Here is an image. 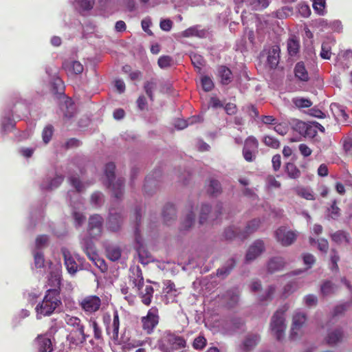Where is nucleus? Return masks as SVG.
<instances>
[{"label":"nucleus","instance_id":"nucleus-12","mask_svg":"<svg viewBox=\"0 0 352 352\" xmlns=\"http://www.w3.org/2000/svg\"><path fill=\"white\" fill-rule=\"evenodd\" d=\"M216 210L214 214L211 213V208L207 204H203L201 208L199 213V224L203 225L207 222L208 219L214 220L217 219L219 215L221 214V210L223 208L222 204L219 203L217 205Z\"/></svg>","mask_w":352,"mask_h":352},{"label":"nucleus","instance_id":"nucleus-5","mask_svg":"<svg viewBox=\"0 0 352 352\" xmlns=\"http://www.w3.org/2000/svg\"><path fill=\"white\" fill-rule=\"evenodd\" d=\"M135 222H136V226L135 229V241L138 245V246L136 248L137 252L138 254L140 262L144 265L147 264L151 258V255L150 252L145 249L143 244L142 243V239L140 235V231L138 229V226L140 223L141 221V212L140 210H135Z\"/></svg>","mask_w":352,"mask_h":352},{"label":"nucleus","instance_id":"nucleus-64","mask_svg":"<svg viewBox=\"0 0 352 352\" xmlns=\"http://www.w3.org/2000/svg\"><path fill=\"white\" fill-rule=\"evenodd\" d=\"M172 58L169 56H162L159 58L157 63L160 68H166L170 66Z\"/></svg>","mask_w":352,"mask_h":352},{"label":"nucleus","instance_id":"nucleus-39","mask_svg":"<svg viewBox=\"0 0 352 352\" xmlns=\"http://www.w3.org/2000/svg\"><path fill=\"white\" fill-rule=\"evenodd\" d=\"M260 338L257 334H249L245 338L243 345L247 351L251 350L258 343Z\"/></svg>","mask_w":352,"mask_h":352},{"label":"nucleus","instance_id":"nucleus-19","mask_svg":"<svg viewBox=\"0 0 352 352\" xmlns=\"http://www.w3.org/2000/svg\"><path fill=\"white\" fill-rule=\"evenodd\" d=\"M64 257L65 265L67 272L71 274H74L78 271V264L74 258L70 255V253L66 249H62Z\"/></svg>","mask_w":352,"mask_h":352},{"label":"nucleus","instance_id":"nucleus-26","mask_svg":"<svg viewBox=\"0 0 352 352\" xmlns=\"http://www.w3.org/2000/svg\"><path fill=\"white\" fill-rule=\"evenodd\" d=\"M207 31L204 29H200L199 26L195 25L190 27L182 32V35L183 37H192L197 36L199 38H204L206 36Z\"/></svg>","mask_w":352,"mask_h":352},{"label":"nucleus","instance_id":"nucleus-48","mask_svg":"<svg viewBox=\"0 0 352 352\" xmlns=\"http://www.w3.org/2000/svg\"><path fill=\"white\" fill-rule=\"evenodd\" d=\"M321 293L323 296H327L331 294H333L336 291V286L335 285L329 281L326 280L322 285H321Z\"/></svg>","mask_w":352,"mask_h":352},{"label":"nucleus","instance_id":"nucleus-35","mask_svg":"<svg viewBox=\"0 0 352 352\" xmlns=\"http://www.w3.org/2000/svg\"><path fill=\"white\" fill-rule=\"evenodd\" d=\"M300 128V133L305 137L314 138L316 135V130L313 125H309L305 122H301L298 124Z\"/></svg>","mask_w":352,"mask_h":352},{"label":"nucleus","instance_id":"nucleus-17","mask_svg":"<svg viewBox=\"0 0 352 352\" xmlns=\"http://www.w3.org/2000/svg\"><path fill=\"white\" fill-rule=\"evenodd\" d=\"M34 342L38 352H52L53 350L51 340L44 335H38Z\"/></svg>","mask_w":352,"mask_h":352},{"label":"nucleus","instance_id":"nucleus-33","mask_svg":"<svg viewBox=\"0 0 352 352\" xmlns=\"http://www.w3.org/2000/svg\"><path fill=\"white\" fill-rule=\"evenodd\" d=\"M261 221L258 219H254L249 221L247 224L245 230L243 231V234L240 236L242 239H246L250 234L258 230L260 226Z\"/></svg>","mask_w":352,"mask_h":352},{"label":"nucleus","instance_id":"nucleus-22","mask_svg":"<svg viewBox=\"0 0 352 352\" xmlns=\"http://www.w3.org/2000/svg\"><path fill=\"white\" fill-rule=\"evenodd\" d=\"M81 245L83 251L89 259L93 258L94 256L98 254L96 246L91 239H83L81 241Z\"/></svg>","mask_w":352,"mask_h":352},{"label":"nucleus","instance_id":"nucleus-13","mask_svg":"<svg viewBox=\"0 0 352 352\" xmlns=\"http://www.w3.org/2000/svg\"><path fill=\"white\" fill-rule=\"evenodd\" d=\"M307 320L305 314L296 312L293 316L290 338L295 340L298 338L299 331Z\"/></svg>","mask_w":352,"mask_h":352},{"label":"nucleus","instance_id":"nucleus-16","mask_svg":"<svg viewBox=\"0 0 352 352\" xmlns=\"http://www.w3.org/2000/svg\"><path fill=\"white\" fill-rule=\"evenodd\" d=\"M62 67L68 76L80 74L84 69L83 65L77 60H65Z\"/></svg>","mask_w":352,"mask_h":352},{"label":"nucleus","instance_id":"nucleus-23","mask_svg":"<svg viewBox=\"0 0 352 352\" xmlns=\"http://www.w3.org/2000/svg\"><path fill=\"white\" fill-rule=\"evenodd\" d=\"M81 245L83 251L89 259L93 258L94 256L98 254L96 246L91 239H83L81 241Z\"/></svg>","mask_w":352,"mask_h":352},{"label":"nucleus","instance_id":"nucleus-6","mask_svg":"<svg viewBox=\"0 0 352 352\" xmlns=\"http://www.w3.org/2000/svg\"><path fill=\"white\" fill-rule=\"evenodd\" d=\"M159 322V309L155 306L149 309L147 314L141 318L142 328L148 335L153 333L154 329L158 325Z\"/></svg>","mask_w":352,"mask_h":352},{"label":"nucleus","instance_id":"nucleus-28","mask_svg":"<svg viewBox=\"0 0 352 352\" xmlns=\"http://www.w3.org/2000/svg\"><path fill=\"white\" fill-rule=\"evenodd\" d=\"M162 217L165 223L169 224L171 220H174L176 217V210L171 204H167L164 206L162 210Z\"/></svg>","mask_w":352,"mask_h":352},{"label":"nucleus","instance_id":"nucleus-53","mask_svg":"<svg viewBox=\"0 0 352 352\" xmlns=\"http://www.w3.org/2000/svg\"><path fill=\"white\" fill-rule=\"evenodd\" d=\"M54 133V127L51 125H47L43 130L42 132V138L45 144H47L53 135Z\"/></svg>","mask_w":352,"mask_h":352},{"label":"nucleus","instance_id":"nucleus-62","mask_svg":"<svg viewBox=\"0 0 352 352\" xmlns=\"http://www.w3.org/2000/svg\"><path fill=\"white\" fill-rule=\"evenodd\" d=\"M34 265L36 268H41L44 266L45 258L44 255L41 252H36L34 254Z\"/></svg>","mask_w":352,"mask_h":352},{"label":"nucleus","instance_id":"nucleus-24","mask_svg":"<svg viewBox=\"0 0 352 352\" xmlns=\"http://www.w3.org/2000/svg\"><path fill=\"white\" fill-rule=\"evenodd\" d=\"M285 262L284 258L280 256L272 258L267 263V270L270 273H274L280 271L285 267Z\"/></svg>","mask_w":352,"mask_h":352},{"label":"nucleus","instance_id":"nucleus-41","mask_svg":"<svg viewBox=\"0 0 352 352\" xmlns=\"http://www.w3.org/2000/svg\"><path fill=\"white\" fill-rule=\"evenodd\" d=\"M241 234H243V232L239 231V228L234 226L228 228L224 232L225 238L228 240H232L235 238L244 240L245 239H242L240 236Z\"/></svg>","mask_w":352,"mask_h":352},{"label":"nucleus","instance_id":"nucleus-49","mask_svg":"<svg viewBox=\"0 0 352 352\" xmlns=\"http://www.w3.org/2000/svg\"><path fill=\"white\" fill-rule=\"evenodd\" d=\"M244 148L251 149L252 151H258V142L254 136H249L245 140Z\"/></svg>","mask_w":352,"mask_h":352},{"label":"nucleus","instance_id":"nucleus-59","mask_svg":"<svg viewBox=\"0 0 352 352\" xmlns=\"http://www.w3.org/2000/svg\"><path fill=\"white\" fill-rule=\"evenodd\" d=\"M78 6L83 10H89L93 8L95 0H76Z\"/></svg>","mask_w":352,"mask_h":352},{"label":"nucleus","instance_id":"nucleus-20","mask_svg":"<svg viewBox=\"0 0 352 352\" xmlns=\"http://www.w3.org/2000/svg\"><path fill=\"white\" fill-rule=\"evenodd\" d=\"M280 49L278 45H274L270 50L267 56V63L270 68L274 69L278 66L280 59Z\"/></svg>","mask_w":352,"mask_h":352},{"label":"nucleus","instance_id":"nucleus-36","mask_svg":"<svg viewBox=\"0 0 352 352\" xmlns=\"http://www.w3.org/2000/svg\"><path fill=\"white\" fill-rule=\"evenodd\" d=\"M207 192L213 197H217L221 192V186L219 181L210 179L207 186Z\"/></svg>","mask_w":352,"mask_h":352},{"label":"nucleus","instance_id":"nucleus-45","mask_svg":"<svg viewBox=\"0 0 352 352\" xmlns=\"http://www.w3.org/2000/svg\"><path fill=\"white\" fill-rule=\"evenodd\" d=\"M156 87H157V85L154 80L146 81L144 83V91L151 101H153V100H154L153 90L155 89Z\"/></svg>","mask_w":352,"mask_h":352},{"label":"nucleus","instance_id":"nucleus-60","mask_svg":"<svg viewBox=\"0 0 352 352\" xmlns=\"http://www.w3.org/2000/svg\"><path fill=\"white\" fill-rule=\"evenodd\" d=\"M325 3V0H313V8L318 14H322Z\"/></svg>","mask_w":352,"mask_h":352},{"label":"nucleus","instance_id":"nucleus-2","mask_svg":"<svg viewBox=\"0 0 352 352\" xmlns=\"http://www.w3.org/2000/svg\"><path fill=\"white\" fill-rule=\"evenodd\" d=\"M287 304L279 308L272 317L270 329L278 340H281L285 336L286 329L285 313L289 309Z\"/></svg>","mask_w":352,"mask_h":352},{"label":"nucleus","instance_id":"nucleus-8","mask_svg":"<svg viewBox=\"0 0 352 352\" xmlns=\"http://www.w3.org/2000/svg\"><path fill=\"white\" fill-rule=\"evenodd\" d=\"M274 235L277 242L285 247H287L293 244L297 237L294 231L289 230L284 226L278 228L275 231Z\"/></svg>","mask_w":352,"mask_h":352},{"label":"nucleus","instance_id":"nucleus-43","mask_svg":"<svg viewBox=\"0 0 352 352\" xmlns=\"http://www.w3.org/2000/svg\"><path fill=\"white\" fill-rule=\"evenodd\" d=\"M236 262L234 258H230L228 261L226 266L217 270V274L218 276H227L230 273L234 267Z\"/></svg>","mask_w":352,"mask_h":352},{"label":"nucleus","instance_id":"nucleus-58","mask_svg":"<svg viewBox=\"0 0 352 352\" xmlns=\"http://www.w3.org/2000/svg\"><path fill=\"white\" fill-rule=\"evenodd\" d=\"M93 261V263L102 271L105 272L107 270V265L105 264L104 261L100 258L98 254L94 256L93 258L90 259Z\"/></svg>","mask_w":352,"mask_h":352},{"label":"nucleus","instance_id":"nucleus-47","mask_svg":"<svg viewBox=\"0 0 352 352\" xmlns=\"http://www.w3.org/2000/svg\"><path fill=\"white\" fill-rule=\"evenodd\" d=\"M328 217L333 220L338 219L340 216V209L337 206L336 201L334 200L328 208Z\"/></svg>","mask_w":352,"mask_h":352},{"label":"nucleus","instance_id":"nucleus-29","mask_svg":"<svg viewBox=\"0 0 352 352\" xmlns=\"http://www.w3.org/2000/svg\"><path fill=\"white\" fill-rule=\"evenodd\" d=\"M219 76L223 85H227L232 82V73L231 70L225 65L219 66L218 69Z\"/></svg>","mask_w":352,"mask_h":352},{"label":"nucleus","instance_id":"nucleus-50","mask_svg":"<svg viewBox=\"0 0 352 352\" xmlns=\"http://www.w3.org/2000/svg\"><path fill=\"white\" fill-rule=\"evenodd\" d=\"M64 180V177L62 175H57L54 179H52L50 182V183L47 186H45L44 184H42V188H45L47 190H53L54 188H56L58 187L61 183Z\"/></svg>","mask_w":352,"mask_h":352},{"label":"nucleus","instance_id":"nucleus-25","mask_svg":"<svg viewBox=\"0 0 352 352\" xmlns=\"http://www.w3.org/2000/svg\"><path fill=\"white\" fill-rule=\"evenodd\" d=\"M132 274L133 275L130 276L131 281L138 291L142 290L144 286V278L140 267L133 269Z\"/></svg>","mask_w":352,"mask_h":352},{"label":"nucleus","instance_id":"nucleus-32","mask_svg":"<svg viewBox=\"0 0 352 352\" xmlns=\"http://www.w3.org/2000/svg\"><path fill=\"white\" fill-rule=\"evenodd\" d=\"M140 292V296L142 299V302L148 306L151 303L154 289L152 286L151 285H146L144 289V291H139Z\"/></svg>","mask_w":352,"mask_h":352},{"label":"nucleus","instance_id":"nucleus-42","mask_svg":"<svg viewBox=\"0 0 352 352\" xmlns=\"http://www.w3.org/2000/svg\"><path fill=\"white\" fill-rule=\"evenodd\" d=\"M195 221V214L190 210L189 212L186 215L185 218L181 223L180 230H188L192 227Z\"/></svg>","mask_w":352,"mask_h":352},{"label":"nucleus","instance_id":"nucleus-30","mask_svg":"<svg viewBox=\"0 0 352 352\" xmlns=\"http://www.w3.org/2000/svg\"><path fill=\"white\" fill-rule=\"evenodd\" d=\"M300 41L296 36L289 38L287 42L288 54L290 56H296L300 50Z\"/></svg>","mask_w":352,"mask_h":352},{"label":"nucleus","instance_id":"nucleus-54","mask_svg":"<svg viewBox=\"0 0 352 352\" xmlns=\"http://www.w3.org/2000/svg\"><path fill=\"white\" fill-rule=\"evenodd\" d=\"M275 290L274 286L270 285L265 291V294H262L259 296V300L261 302L271 300L273 298Z\"/></svg>","mask_w":352,"mask_h":352},{"label":"nucleus","instance_id":"nucleus-46","mask_svg":"<svg viewBox=\"0 0 352 352\" xmlns=\"http://www.w3.org/2000/svg\"><path fill=\"white\" fill-rule=\"evenodd\" d=\"M292 102L299 109L308 108L312 105V102L309 99L299 97L294 98Z\"/></svg>","mask_w":352,"mask_h":352},{"label":"nucleus","instance_id":"nucleus-44","mask_svg":"<svg viewBox=\"0 0 352 352\" xmlns=\"http://www.w3.org/2000/svg\"><path fill=\"white\" fill-rule=\"evenodd\" d=\"M52 91L56 94H62L64 91V82L59 77H55L52 82Z\"/></svg>","mask_w":352,"mask_h":352},{"label":"nucleus","instance_id":"nucleus-56","mask_svg":"<svg viewBox=\"0 0 352 352\" xmlns=\"http://www.w3.org/2000/svg\"><path fill=\"white\" fill-rule=\"evenodd\" d=\"M201 82L202 88L205 91H210L214 88V83L208 76H203Z\"/></svg>","mask_w":352,"mask_h":352},{"label":"nucleus","instance_id":"nucleus-11","mask_svg":"<svg viewBox=\"0 0 352 352\" xmlns=\"http://www.w3.org/2000/svg\"><path fill=\"white\" fill-rule=\"evenodd\" d=\"M103 219L99 214L91 215L89 219L87 232L91 238L100 236L102 234Z\"/></svg>","mask_w":352,"mask_h":352},{"label":"nucleus","instance_id":"nucleus-27","mask_svg":"<svg viewBox=\"0 0 352 352\" xmlns=\"http://www.w3.org/2000/svg\"><path fill=\"white\" fill-rule=\"evenodd\" d=\"M107 257L112 261L119 260L122 255V250L118 245H109L106 247Z\"/></svg>","mask_w":352,"mask_h":352},{"label":"nucleus","instance_id":"nucleus-18","mask_svg":"<svg viewBox=\"0 0 352 352\" xmlns=\"http://www.w3.org/2000/svg\"><path fill=\"white\" fill-rule=\"evenodd\" d=\"M120 328V316L118 310H114L113 313V320L111 324H109L107 328V332L108 334L112 333V338L114 340L118 338Z\"/></svg>","mask_w":352,"mask_h":352},{"label":"nucleus","instance_id":"nucleus-7","mask_svg":"<svg viewBox=\"0 0 352 352\" xmlns=\"http://www.w3.org/2000/svg\"><path fill=\"white\" fill-rule=\"evenodd\" d=\"M101 305L102 300L96 295L86 296L79 301V306L87 315L97 312L100 309Z\"/></svg>","mask_w":352,"mask_h":352},{"label":"nucleus","instance_id":"nucleus-52","mask_svg":"<svg viewBox=\"0 0 352 352\" xmlns=\"http://www.w3.org/2000/svg\"><path fill=\"white\" fill-rule=\"evenodd\" d=\"M207 344V340L204 336L199 335L195 338L192 342V347L196 350H202Z\"/></svg>","mask_w":352,"mask_h":352},{"label":"nucleus","instance_id":"nucleus-38","mask_svg":"<svg viewBox=\"0 0 352 352\" xmlns=\"http://www.w3.org/2000/svg\"><path fill=\"white\" fill-rule=\"evenodd\" d=\"M296 194L307 200H315V195L314 192L308 188L297 187L294 189Z\"/></svg>","mask_w":352,"mask_h":352},{"label":"nucleus","instance_id":"nucleus-4","mask_svg":"<svg viewBox=\"0 0 352 352\" xmlns=\"http://www.w3.org/2000/svg\"><path fill=\"white\" fill-rule=\"evenodd\" d=\"M186 340L182 337L166 331L159 343V348L162 352H173V351L185 348Z\"/></svg>","mask_w":352,"mask_h":352},{"label":"nucleus","instance_id":"nucleus-10","mask_svg":"<svg viewBox=\"0 0 352 352\" xmlns=\"http://www.w3.org/2000/svg\"><path fill=\"white\" fill-rule=\"evenodd\" d=\"M344 338L345 333L343 327H336L328 329L324 341L328 345L333 346L343 342Z\"/></svg>","mask_w":352,"mask_h":352},{"label":"nucleus","instance_id":"nucleus-37","mask_svg":"<svg viewBox=\"0 0 352 352\" xmlns=\"http://www.w3.org/2000/svg\"><path fill=\"white\" fill-rule=\"evenodd\" d=\"M285 171L291 179H297L301 175L300 170L294 163H287L285 164Z\"/></svg>","mask_w":352,"mask_h":352},{"label":"nucleus","instance_id":"nucleus-1","mask_svg":"<svg viewBox=\"0 0 352 352\" xmlns=\"http://www.w3.org/2000/svg\"><path fill=\"white\" fill-rule=\"evenodd\" d=\"M61 305L62 301L58 289H47L43 300L35 308L37 318L51 316Z\"/></svg>","mask_w":352,"mask_h":352},{"label":"nucleus","instance_id":"nucleus-34","mask_svg":"<svg viewBox=\"0 0 352 352\" xmlns=\"http://www.w3.org/2000/svg\"><path fill=\"white\" fill-rule=\"evenodd\" d=\"M295 76L301 81H307L309 80L308 72L302 62L298 63L294 68Z\"/></svg>","mask_w":352,"mask_h":352},{"label":"nucleus","instance_id":"nucleus-31","mask_svg":"<svg viewBox=\"0 0 352 352\" xmlns=\"http://www.w3.org/2000/svg\"><path fill=\"white\" fill-rule=\"evenodd\" d=\"M47 285L48 286L51 287L50 289H57L60 293L61 279L58 272L53 271L50 273L47 280Z\"/></svg>","mask_w":352,"mask_h":352},{"label":"nucleus","instance_id":"nucleus-40","mask_svg":"<svg viewBox=\"0 0 352 352\" xmlns=\"http://www.w3.org/2000/svg\"><path fill=\"white\" fill-rule=\"evenodd\" d=\"M243 1L255 10L265 9L269 6L268 0H243Z\"/></svg>","mask_w":352,"mask_h":352},{"label":"nucleus","instance_id":"nucleus-61","mask_svg":"<svg viewBox=\"0 0 352 352\" xmlns=\"http://www.w3.org/2000/svg\"><path fill=\"white\" fill-rule=\"evenodd\" d=\"M304 264L307 265V268H311L316 262V258L314 255L309 253H305L302 256Z\"/></svg>","mask_w":352,"mask_h":352},{"label":"nucleus","instance_id":"nucleus-57","mask_svg":"<svg viewBox=\"0 0 352 352\" xmlns=\"http://www.w3.org/2000/svg\"><path fill=\"white\" fill-rule=\"evenodd\" d=\"M258 151H252L251 149L243 148V155L244 159L249 162H253L256 158V154Z\"/></svg>","mask_w":352,"mask_h":352},{"label":"nucleus","instance_id":"nucleus-63","mask_svg":"<svg viewBox=\"0 0 352 352\" xmlns=\"http://www.w3.org/2000/svg\"><path fill=\"white\" fill-rule=\"evenodd\" d=\"M69 182L78 192H81L83 189V186L78 177L71 176L69 178Z\"/></svg>","mask_w":352,"mask_h":352},{"label":"nucleus","instance_id":"nucleus-51","mask_svg":"<svg viewBox=\"0 0 352 352\" xmlns=\"http://www.w3.org/2000/svg\"><path fill=\"white\" fill-rule=\"evenodd\" d=\"M265 145L272 148H278L280 147L279 141L273 136L265 135L263 140Z\"/></svg>","mask_w":352,"mask_h":352},{"label":"nucleus","instance_id":"nucleus-14","mask_svg":"<svg viewBox=\"0 0 352 352\" xmlns=\"http://www.w3.org/2000/svg\"><path fill=\"white\" fill-rule=\"evenodd\" d=\"M123 217L120 213L110 210L109 219L107 223V229L112 232L120 230L122 224Z\"/></svg>","mask_w":352,"mask_h":352},{"label":"nucleus","instance_id":"nucleus-9","mask_svg":"<svg viewBox=\"0 0 352 352\" xmlns=\"http://www.w3.org/2000/svg\"><path fill=\"white\" fill-rule=\"evenodd\" d=\"M65 322L68 326L76 329V331L79 333L80 336L77 339V343L82 344L89 338V335L85 333V327L79 318L67 315Z\"/></svg>","mask_w":352,"mask_h":352},{"label":"nucleus","instance_id":"nucleus-15","mask_svg":"<svg viewBox=\"0 0 352 352\" xmlns=\"http://www.w3.org/2000/svg\"><path fill=\"white\" fill-rule=\"evenodd\" d=\"M265 250L264 243L262 240H256L249 248L246 254V261L250 262L254 260Z\"/></svg>","mask_w":352,"mask_h":352},{"label":"nucleus","instance_id":"nucleus-3","mask_svg":"<svg viewBox=\"0 0 352 352\" xmlns=\"http://www.w3.org/2000/svg\"><path fill=\"white\" fill-rule=\"evenodd\" d=\"M116 165L113 162H109L105 165L104 174L107 180V186L111 188L113 195L117 199L122 198L123 195L124 180L118 178L116 182L115 179Z\"/></svg>","mask_w":352,"mask_h":352},{"label":"nucleus","instance_id":"nucleus-21","mask_svg":"<svg viewBox=\"0 0 352 352\" xmlns=\"http://www.w3.org/2000/svg\"><path fill=\"white\" fill-rule=\"evenodd\" d=\"M331 240L341 245L342 243L349 244L351 241L350 234L344 230H337L331 234Z\"/></svg>","mask_w":352,"mask_h":352},{"label":"nucleus","instance_id":"nucleus-55","mask_svg":"<svg viewBox=\"0 0 352 352\" xmlns=\"http://www.w3.org/2000/svg\"><path fill=\"white\" fill-rule=\"evenodd\" d=\"M297 288L295 283L290 282L285 285L283 288L282 298H287L290 294H292Z\"/></svg>","mask_w":352,"mask_h":352}]
</instances>
